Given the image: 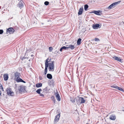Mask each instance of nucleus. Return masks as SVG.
Segmentation results:
<instances>
[{"mask_svg":"<svg viewBox=\"0 0 124 124\" xmlns=\"http://www.w3.org/2000/svg\"><path fill=\"white\" fill-rule=\"evenodd\" d=\"M47 89V88L46 87L43 90H44L45 91L46 90V89Z\"/></svg>","mask_w":124,"mask_h":124,"instance_id":"nucleus-38","label":"nucleus"},{"mask_svg":"<svg viewBox=\"0 0 124 124\" xmlns=\"http://www.w3.org/2000/svg\"><path fill=\"white\" fill-rule=\"evenodd\" d=\"M49 4V2L47 1H46L44 2V4L46 5H48Z\"/></svg>","mask_w":124,"mask_h":124,"instance_id":"nucleus-28","label":"nucleus"},{"mask_svg":"<svg viewBox=\"0 0 124 124\" xmlns=\"http://www.w3.org/2000/svg\"><path fill=\"white\" fill-rule=\"evenodd\" d=\"M90 13H94L98 15H101V11L100 10L93 11L91 12H90Z\"/></svg>","mask_w":124,"mask_h":124,"instance_id":"nucleus-9","label":"nucleus"},{"mask_svg":"<svg viewBox=\"0 0 124 124\" xmlns=\"http://www.w3.org/2000/svg\"><path fill=\"white\" fill-rule=\"evenodd\" d=\"M6 91L8 95L11 96H13L14 95V93L10 88L8 87L6 89Z\"/></svg>","mask_w":124,"mask_h":124,"instance_id":"nucleus-4","label":"nucleus"},{"mask_svg":"<svg viewBox=\"0 0 124 124\" xmlns=\"http://www.w3.org/2000/svg\"><path fill=\"white\" fill-rule=\"evenodd\" d=\"M113 58L114 59L118 61H119L120 62H122V59H121L119 57H116V56H115L114 57H113Z\"/></svg>","mask_w":124,"mask_h":124,"instance_id":"nucleus-16","label":"nucleus"},{"mask_svg":"<svg viewBox=\"0 0 124 124\" xmlns=\"http://www.w3.org/2000/svg\"><path fill=\"white\" fill-rule=\"evenodd\" d=\"M14 29L12 28H9L7 29L6 33H7V32H8L10 34H12L14 32Z\"/></svg>","mask_w":124,"mask_h":124,"instance_id":"nucleus-8","label":"nucleus"},{"mask_svg":"<svg viewBox=\"0 0 124 124\" xmlns=\"http://www.w3.org/2000/svg\"><path fill=\"white\" fill-rule=\"evenodd\" d=\"M20 79H21L19 77L14 78V80L16 81L17 82H20Z\"/></svg>","mask_w":124,"mask_h":124,"instance_id":"nucleus-19","label":"nucleus"},{"mask_svg":"<svg viewBox=\"0 0 124 124\" xmlns=\"http://www.w3.org/2000/svg\"><path fill=\"white\" fill-rule=\"evenodd\" d=\"M20 80H21V81H20V82H22L24 83H25V82L22 79H20Z\"/></svg>","mask_w":124,"mask_h":124,"instance_id":"nucleus-34","label":"nucleus"},{"mask_svg":"<svg viewBox=\"0 0 124 124\" xmlns=\"http://www.w3.org/2000/svg\"><path fill=\"white\" fill-rule=\"evenodd\" d=\"M39 79L40 80H42L43 79V78L42 77L40 76L39 77Z\"/></svg>","mask_w":124,"mask_h":124,"instance_id":"nucleus-35","label":"nucleus"},{"mask_svg":"<svg viewBox=\"0 0 124 124\" xmlns=\"http://www.w3.org/2000/svg\"><path fill=\"white\" fill-rule=\"evenodd\" d=\"M62 48L63 49L65 50L67 49V47H66L64 46H63L62 47Z\"/></svg>","mask_w":124,"mask_h":124,"instance_id":"nucleus-29","label":"nucleus"},{"mask_svg":"<svg viewBox=\"0 0 124 124\" xmlns=\"http://www.w3.org/2000/svg\"><path fill=\"white\" fill-rule=\"evenodd\" d=\"M52 99L54 101V102H55V100H54V96H52L51 97Z\"/></svg>","mask_w":124,"mask_h":124,"instance_id":"nucleus-33","label":"nucleus"},{"mask_svg":"<svg viewBox=\"0 0 124 124\" xmlns=\"http://www.w3.org/2000/svg\"><path fill=\"white\" fill-rule=\"evenodd\" d=\"M83 11V7H81L79 9V11L78 12V15H81Z\"/></svg>","mask_w":124,"mask_h":124,"instance_id":"nucleus-18","label":"nucleus"},{"mask_svg":"<svg viewBox=\"0 0 124 124\" xmlns=\"http://www.w3.org/2000/svg\"><path fill=\"white\" fill-rule=\"evenodd\" d=\"M24 57H23V58H22V59H24Z\"/></svg>","mask_w":124,"mask_h":124,"instance_id":"nucleus-40","label":"nucleus"},{"mask_svg":"<svg viewBox=\"0 0 124 124\" xmlns=\"http://www.w3.org/2000/svg\"><path fill=\"white\" fill-rule=\"evenodd\" d=\"M109 119L113 120H114L116 119V116L114 115H112L110 116Z\"/></svg>","mask_w":124,"mask_h":124,"instance_id":"nucleus-11","label":"nucleus"},{"mask_svg":"<svg viewBox=\"0 0 124 124\" xmlns=\"http://www.w3.org/2000/svg\"><path fill=\"white\" fill-rule=\"evenodd\" d=\"M23 2L22 0H21L20 1L19 3V6L21 8L23 7Z\"/></svg>","mask_w":124,"mask_h":124,"instance_id":"nucleus-12","label":"nucleus"},{"mask_svg":"<svg viewBox=\"0 0 124 124\" xmlns=\"http://www.w3.org/2000/svg\"><path fill=\"white\" fill-rule=\"evenodd\" d=\"M81 39L80 38H79L77 41V44L78 45H80L81 43Z\"/></svg>","mask_w":124,"mask_h":124,"instance_id":"nucleus-23","label":"nucleus"},{"mask_svg":"<svg viewBox=\"0 0 124 124\" xmlns=\"http://www.w3.org/2000/svg\"><path fill=\"white\" fill-rule=\"evenodd\" d=\"M3 77L4 80L6 81L8 80V75L7 74H4Z\"/></svg>","mask_w":124,"mask_h":124,"instance_id":"nucleus-15","label":"nucleus"},{"mask_svg":"<svg viewBox=\"0 0 124 124\" xmlns=\"http://www.w3.org/2000/svg\"><path fill=\"white\" fill-rule=\"evenodd\" d=\"M111 87H113V88H115L117 89V86H115L114 85H113L111 86Z\"/></svg>","mask_w":124,"mask_h":124,"instance_id":"nucleus-32","label":"nucleus"},{"mask_svg":"<svg viewBox=\"0 0 124 124\" xmlns=\"http://www.w3.org/2000/svg\"><path fill=\"white\" fill-rule=\"evenodd\" d=\"M86 124H88V123H86Z\"/></svg>","mask_w":124,"mask_h":124,"instance_id":"nucleus-42","label":"nucleus"},{"mask_svg":"<svg viewBox=\"0 0 124 124\" xmlns=\"http://www.w3.org/2000/svg\"><path fill=\"white\" fill-rule=\"evenodd\" d=\"M49 59L47 58L46 60L45 64V68L44 71V74L45 75H46L47 72V68L48 67L49 64L48 62H49L50 61H48Z\"/></svg>","mask_w":124,"mask_h":124,"instance_id":"nucleus-3","label":"nucleus"},{"mask_svg":"<svg viewBox=\"0 0 124 124\" xmlns=\"http://www.w3.org/2000/svg\"><path fill=\"white\" fill-rule=\"evenodd\" d=\"M69 47H67V49L70 48L72 50L75 48V47L73 45H69Z\"/></svg>","mask_w":124,"mask_h":124,"instance_id":"nucleus-17","label":"nucleus"},{"mask_svg":"<svg viewBox=\"0 0 124 124\" xmlns=\"http://www.w3.org/2000/svg\"><path fill=\"white\" fill-rule=\"evenodd\" d=\"M19 92L20 93L24 92L25 90L24 86H20L18 88Z\"/></svg>","mask_w":124,"mask_h":124,"instance_id":"nucleus-7","label":"nucleus"},{"mask_svg":"<svg viewBox=\"0 0 124 124\" xmlns=\"http://www.w3.org/2000/svg\"><path fill=\"white\" fill-rule=\"evenodd\" d=\"M62 50L63 49H62V47L60 49V51L61 52L62 51Z\"/></svg>","mask_w":124,"mask_h":124,"instance_id":"nucleus-37","label":"nucleus"},{"mask_svg":"<svg viewBox=\"0 0 124 124\" xmlns=\"http://www.w3.org/2000/svg\"><path fill=\"white\" fill-rule=\"evenodd\" d=\"M42 91V90L40 88L38 89L36 91V92L38 94H40V91Z\"/></svg>","mask_w":124,"mask_h":124,"instance_id":"nucleus-24","label":"nucleus"},{"mask_svg":"<svg viewBox=\"0 0 124 124\" xmlns=\"http://www.w3.org/2000/svg\"><path fill=\"white\" fill-rule=\"evenodd\" d=\"M94 40L95 41H99V39L97 38H95V39Z\"/></svg>","mask_w":124,"mask_h":124,"instance_id":"nucleus-30","label":"nucleus"},{"mask_svg":"<svg viewBox=\"0 0 124 124\" xmlns=\"http://www.w3.org/2000/svg\"><path fill=\"white\" fill-rule=\"evenodd\" d=\"M100 26V25L99 24H93L92 26L93 28L94 29H96L98 28Z\"/></svg>","mask_w":124,"mask_h":124,"instance_id":"nucleus-13","label":"nucleus"},{"mask_svg":"<svg viewBox=\"0 0 124 124\" xmlns=\"http://www.w3.org/2000/svg\"><path fill=\"white\" fill-rule=\"evenodd\" d=\"M121 1H119L117 2L111 4L108 7L109 9H110L111 8H113L115 7V5H117L119 3H120Z\"/></svg>","mask_w":124,"mask_h":124,"instance_id":"nucleus-5","label":"nucleus"},{"mask_svg":"<svg viewBox=\"0 0 124 124\" xmlns=\"http://www.w3.org/2000/svg\"><path fill=\"white\" fill-rule=\"evenodd\" d=\"M46 76L47 77L48 79H51L52 78V76L51 74H47Z\"/></svg>","mask_w":124,"mask_h":124,"instance_id":"nucleus-22","label":"nucleus"},{"mask_svg":"<svg viewBox=\"0 0 124 124\" xmlns=\"http://www.w3.org/2000/svg\"><path fill=\"white\" fill-rule=\"evenodd\" d=\"M3 31L2 30H0V34H1L3 33Z\"/></svg>","mask_w":124,"mask_h":124,"instance_id":"nucleus-31","label":"nucleus"},{"mask_svg":"<svg viewBox=\"0 0 124 124\" xmlns=\"http://www.w3.org/2000/svg\"><path fill=\"white\" fill-rule=\"evenodd\" d=\"M40 94V96H44V95L43 94L40 93V94Z\"/></svg>","mask_w":124,"mask_h":124,"instance_id":"nucleus-36","label":"nucleus"},{"mask_svg":"<svg viewBox=\"0 0 124 124\" xmlns=\"http://www.w3.org/2000/svg\"><path fill=\"white\" fill-rule=\"evenodd\" d=\"M117 88L116 89H118L120 91H123V89L122 88L120 87H117Z\"/></svg>","mask_w":124,"mask_h":124,"instance_id":"nucleus-26","label":"nucleus"},{"mask_svg":"<svg viewBox=\"0 0 124 124\" xmlns=\"http://www.w3.org/2000/svg\"><path fill=\"white\" fill-rule=\"evenodd\" d=\"M14 75L15 77L14 78H16L17 77H20V73H19L18 72H16L14 73Z\"/></svg>","mask_w":124,"mask_h":124,"instance_id":"nucleus-14","label":"nucleus"},{"mask_svg":"<svg viewBox=\"0 0 124 124\" xmlns=\"http://www.w3.org/2000/svg\"><path fill=\"white\" fill-rule=\"evenodd\" d=\"M60 113H59L55 116V118L54 121V124L56 122H57L58 121L60 117Z\"/></svg>","mask_w":124,"mask_h":124,"instance_id":"nucleus-6","label":"nucleus"},{"mask_svg":"<svg viewBox=\"0 0 124 124\" xmlns=\"http://www.w3.org/2000/svg\"><path fill=\"white\" fill-rule=\"evenodd\" d=\"M49 62H48L49 64V67L48 69L49 71H50L51 70H54V62L53 61H50V60Z\"/></svg>","mask_w":124,"mask_h":124,"instance_id":"nucleus-2","label":"nucleus"},{"mask_svg":"<svg viewBox=\"0 0 124 124\" xmlns=\"http://www.w3.org/2000/svg\"><path fill=\"white\" fill-rule=\"evenodd\" d=\"M42 86V84L41 83H37L36 85V87L38 88L40 87H41Z\"/></svg>","mask_w":124,"mask_h":124,"instance_id":"nucleus-21","label":"nucleus"},{"mask_svg":"<svg viewBox=\"0 0 124 124\" xmlns=\"http://www.w3.org/2000/svg\"><path fill=\"white\" fill-rule=\"evenodd\" d=\"M0 95H1V93H0Z\"/></svg>","mask_w":124,"mask_h":124,"instance_id":"nucleus-41","label":"nucleus"},{"mask_svg":"<svg viewBox=\"0 0 124 124\" xmlns=\"http://www.w3.org/2000/svg\"><path fill=\"white\" fill-rule=\"evenodd\" d=\"M58 93V92L56 93H55L54 94L55 96V97H56L57 101H60L61 100V98L59 94Z\"/></svg>","mask_w":124,"mask_h":124,"instance_id":"nucleus-10","label":"nucleus"},{"mask_svg":"<svg viewBox=\"0 0 124 124\" xmlns=\"http://www.w3.org/2000/svg\"><path fill=\"white\" fill-rule=\"evenodd\" d=\"M49 49L50 52H51L53 50V48L52 47H50L49 48Z\"/></svg>","mask_w":124,"mask_h":124,"instance_id":"nucleus-27","label":"nucleus"},{"mask_svg":"<svg viewBox=\"0 0 124 124\" xmlns=\"http://www.w3.org/2000/svg\"><path fill=\"white\" fill-rule=\"evenodd\" d=\"M76 101L77 104L78 105H79L81 104L85 103V100L83 98L80 97L77 98Z\"/></svg>","mask_w":124,"mask_h":124,"instance_id":"nucleus-1","label":"nucleus"},{"mask_svg":"<svg viewBox=\"0 0 124 124\" xmlns=\"http://www.w3.org/2000/svg\"><path fill=\"white\" fill-rule=\"evenodd\" d=\"M69 45H66V46H67V47H69Z\"/></svg>","mask_w":124,"mask_h":124,"instance_id":"nucleus-39","label":"nucleus"},{"mask_svg":"<svg viewBox=\"0 0 124 124\" xmlns=\"http://www.w3.org/2000/svg\"><path fill=\"white\" fill-rule=\"evenodd\" d=\"M84 7L85 10V11H86L88 7V5L87 4L85 5H84Z\"/></svg>","mask_w":124,"mask_h":124,"instance_id":"nucleus-25","label":"nucleus"},{"mask_svg":"<svg viewBox=\"0 0 124 124\" xmlns=\"http://www.w3.org/2000/svg\"><path fill=\"white\" fill-rule=\"evenodd\" d=\"M70 100L72 102L74 103L75 102V98H74L73 97H70Z\"/></svg>","mask_w":124,"mask_h":124,"instance_id":"nucleus-20","label":"nucleus"}]
</instances>
